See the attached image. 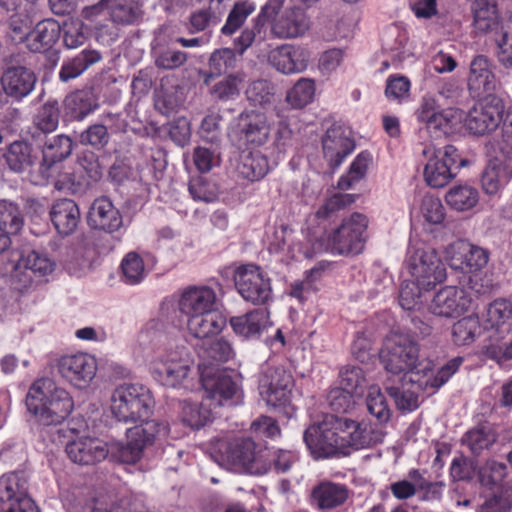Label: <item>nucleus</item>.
Here are the masks:
<instances>
[{
    "label": "nucleus",
    "instance_id": "nucleus-1",
    "mask_svg": "<svg viewBox=\"0 0 512 512\" xmlns=\"http://www.w3.org/2000/svg\"><path fill=\"white\" fill-rule=\"evenodd\" d=\"M154 407L150 390L140 383H123L118 385L110 398L112 416L121 423L136 424L127 429L126 443L118 442L112 446L111 452L122 463L135 464L143 456L144 450L156 439L169 433L166 422L148 421Z\"/></svg>",
    "mask_w": 512,
    "mask_h": 512
},
{
    "label": "nucleus",
    "instance_id": "nucleus-2",
    "mask_svg": "<svg viewBox=\"0 0 512 512\" xmlns=\"http://www.w3.org/2000/svg\"><path fill=\"white\" fill-rule=\"evenodd\" d=\"M381 361L391 377L427 376L433 370V362L420 357V347L409 333L392 331L384 341Z\"/></svg>",
    "mask_w": 512,
    "mask_h": 512
},
{
    "label": "nucleus",
    "instance_id": "nucleus-3",
    "mask_svg": "<svg viewBox=\"0 0 512 512\" xmlns=\"http://www.w3.org/2000/svg\"><path fill=\"white\" fill-rule=\"evenodd\" d=\"M25 402L29 413L42 426L61 424L74 407L70 394L49 378L36 380L30 386Z\"/></svg>",
    "mask_w": 512,
    "mask_h": 512
},
{
    "label": "nucleus",
    "instance_id": "nucleus-4",
    "mask_svg": "<svg viewBox=\"0 0 512 512\" xmlns=\"http://www.w3.org/2000/svg\"><path fill=\"white\" fill-rule=\"evenodd\" d=\"M153 379L170 388L186 387L193 369V359L184 346L158 348L148 359Z\"/></svg>",
    "mask_w": 512,
    "mask_h": 512
},
{
    "label": "nucleus",
    "instance_id": "nucleus-5",
    "mask_svg": "<svg viewBox=\"0 0 512 512\" xmlns=\"http://www.w3.org/2000/svg\"><path fill=\"white\" fill-rule=\"evenodd\" d=\"M473 28L477 34H494L498 62L512 69V14L500 23L496 5L479 1L473 10Z\"/></svg>",
    "mask_w": 512,
    "mask_h": 512
},
{
    "label": "nucleus",
    "instance_id": "nucleus-6",
    "mask_svg": "<svg viewBox=\"0 0 512 512\" xmlns=\"http://www.w3.org/2000/svg\"><path fill=\"white\" fill-rule=\"evenodd\" d=\"M369 220L366 215L354 212L343 218L341 224L319 241V250L333 255H358L367 240Z\"/></svg>",
    "mask_w": 512,
    "mask_h": 512
},
{
    "label": "nucleus",
    "instance_id": "nucleus-7",
    "mask_svg": "<svg viewBox=\"0 0 512 512\" xmlns=\"http://www.w3.org/2000/svg\"><path fill=\"white\" fill-rule=\"evenodd\" d=\"M406 268L415 281L425 290L444 282L446 267L435 249L421 242H411L406 253Z\"/></svg>",
    "mask_w": 512,
    "mask_h": 512
},
{
    "label": "nucleus",
    "instance_id": "nucleus-8",
    "mask_svg": "<svg viewBox=\"0 0 512 512\" xmlns=\"http://www.w3.org/2000/svg\"><path fill=\"white\" fill-rule=\"evenodd\" d=\"M221 462L230 470L253 475L267 473L263 450L251 438L221 441L218 446Z\"/></svg>",
    "mask_w": 512,
    "mask_h": 512
},
{
    "label": "nucleus",
    "instance_id": "nucleus-9",
    "mask_svg": "<svg viewBox=\"0 0 512 512\" xmlns=\"http://www.w3.org/2000/svg\"><path fill=\"white\" fill-rule=\"evenodd\" d=\"M422 155L427 160L424 166V179L433 188H442L456 177L458 170L466 165L458 150L453 145L436 148L427 145L422 149Z\"/></svg>",
    "mask_w": 512,
    "mask_h": 512
},
{
    "label": "nucleus",
    "instance_id": "nucleus-10",
    "mask_svg": "<svg viewBox=\"0 0 512 512\" xmlns=\"http://www.w3.org/2000/svg\"><path fill=\"white\" fill-rule=\"evenodd\" d=\"M499 150L502 158L490 161L481 176L482 189L490 196L498 195L512 178V121L504 124Z\"/></svg>",
    "mask_w": 512,
    "mask_h": 512
},
{
    "label": "nucleus",
    "instance_id": "nucleus-11",
    "mask_svg": "<svg viewBox=\"0 0 512 512\" xmlns=\"http://www.w3.org/2000/svg\"><path fill=\"white\" fill-rule=\"evenodd\" d=\"M235 287L241 297L254 305H265L273 299L271 279L254 264L239 266L234 274Z\"/></svg>",
    "mask_w": 512,
    "mask_h": 512
},
{
    "label": "nucleus",
    "instance_id": "nucleus-12",
    "mask_svg": "<svg viewBox=\"0 0 512 512\" xmlns=\"http://www.w3.org/2000/svg\"><path fill=\"white\" fill-rule=\"evenodd\" d=\"M483 101L479 105L473 107L466 119V128L474 135H485L495 131L503 122H511L512 116L508 115L506 120H503L505 112V104L501 97L490 96L483 97ZM504 127L502 128V133ZM503 139L501 140V142Z\"/></svg>",
    "mask_w": 512,
    "mask_h": 512
},
{
    "label": "nucleus",
    "instance_id": "nucleus-13",
    "mask_svg": "<svg viewBox=\"0 0 512 512\" xmlns=\"http://www.w3.org/2000/svg\"><path fill=\"white\" fill-rule=\"evenodd\" d=\"M199 375L205 397L214 405V408L232 405L240 400L242 391L239 383L225 371L202 368V374Z\"/></svg>",
    "mask_w": 512,
    "mask_h": 512
},
{
    "label": "nucleus",
    "instance_id": "nucleus-14",
    "mask_svg": "<svg viewBox=\"0 0 512 512\" xmlns=\"http://www.w3.org/2000/svg\"><path fill=\"white\" fill-rule=\"evenodd\" d=\"M0 510L5 512H39L27 495V480L23 473H9L0 477Z\"/></svg>",
    "mask_w": 512,
    "mask_h": 512
},
{
    "label": "nucleus",
    "instance_id": "nucleus-15",
    "mask_svg": "<svg viewBox=\"0 0 512 512\" xmlns=\"http://www.w3.org/2000/svg\"><path fill=\"white\" fill-rule=\"evenodd\" d=\"M293 377L282 367H267L259 378V391L267 405L286 406L290 402Z\"/></svg>",
    "mask_w": 512,
    "mask_h": 512
},
{
    "label": "nucleus",
    "instance_id": "nucleus-16",
    "mask_svg": "<svg viewBox=\"0 0 512 512\" xmlns=\"http://www.w3.org/2000/svg\"><path fill=\"white\" fill-rule=\"evenodd\" d=\"M333 420L334 415H326L321 422L309 426L304 432L303 440L316 459L339 456V443Z\"/></svg>",
    "mask_w": 512,
    "mask_h": 512
},
{
    "label": "nucleus",
    "instance_id": "nucleus-17",
    "mask_svg": "<svg viewBox=\"0 0 512 512\" xmlns=\"http://www.w3.org/2000/svg\"><path fill=\"white\" fill-rule=\"evenodd\" d=\"M444 257L451 269L462 273H475L487 265L489 252L468 241L457 240L445 248Z\"/></svg>",
    "mask_w": 512,
    "mask_h": 512
},
{
    "label": "nucleus",
    "instance_id": "nucleus-18",
    "mask_svg": "<svg viewBox=\"0 0 512 512\" xmlns=\"http://www.w3.org/2000/svg\"><path fill=\"white\" fill-rule=\"evenodd\" d=\"M466 81L474 98L497 96L495 93L500 87L492 60L483 54H477L471 59Z\"/></svg>",
    "mask_w": 512,
    "mask_h": 512
},
{
    "label": "nucleus",
    "instance_id": "nucleus-19",
    "mask_svg": "<svg viewBox=\"0 0 512 512\" xmlns=\"http://www.w3.org/2000/svg\"><path fill=\"white\" fill-rule=\"evenodd\" d=\"M97 360L94 356L79 352L59 358L57 368L61 376L71 385L84 389L96 376Z\"/></svg>",
    "mask_w": 512,
    "mask_h": 512
},
{
    "label": "nucleus",
    "instance_id": "nucleus-20",
    "mask_svg": "<svg viewBox=\"0 0 512 512\" xmlns=\"http://www.w3.org/2000/svg\"><path fill=\"white\" fill-rule=\"evenodd\" d=\"M333 423L337 432L339 456L350 455L354 450L371 445L373 439L366 425L335 415Z\"/></svg>",
    "mask_w": 512,
    "mask_h": 512
},
{
    "label": "nucleus",
    "instance_id": "nucleus-21",
    "mask_svg": "<svg viewBox=\"0 0 512 512\" xmlns=\"http://www.w3.org/2000/svg\"><path fill=\"white\" fill-rule=\"evenodd\" d=\"M270 32L278 39H294L303 36L310 28V19L299 6L284 10L280 15L271 17Z\"/></svg>",
    "mask_w": 512,
    "mask_h": 512
},
{
    "label": "nucleus",
    "instance_id": "nucleus-22",
    "mask_svg": "<svg viewBox=\"0 0 512 512\" xmlns=\"http://www.w3.org/2000/svg\"><path fill=\"white\" fill-rule=\"evenodd\" d=\"M65 451L72 462L79 465H93L104 460L110 449L100 438L77 436L66 444Z\"/></svg>",
    "mask_w": 512,
    "mask_h": 512
},
{
    "label": "nucleus",
    "instance_id": "nucleus-23",
    "mask_svg": "<svg viewBox=\"0 0 512 512\" xmlns=\"http://www.w3.org/2000/svg\"><path fill=\"white\" fill-rule=\"evenodd\" d=\"M351 132L340 125L331 126L322 138L323 155L332 169L338 168L355 148Z\"/></svg>",
    "mask_w": 512,
    "mask_h": 512
},
{
    "label": "nucleus",
    "instance_id": "nucleus-24",
    "mask_svg": "<svg viewBox=\"0 0 512 512\" xmlns=\"http://www.w3.org/2000/svg\"><path fill=\"white\" fill-rule=\"evenodd\" d=\"M414 377L403 374L400 377H389L385 383L386 391L401 410H415L418 407V392L428 390L420 377Z\"/></svg>",
    "mask_w": 512,
    "mask_h": 512
},
{
    "label": "nucleus",
    "instance_id": "nucleus-25",
    "mask_svg": "<svg viewBox=\"0 0 512 512\" xmlns=\"http://www.w3.org/2000/svg\"><path fill=\"white\" fill-rule=\"evenodd\" d=\"M471 299L464 289L456 286H446L439 290L429 305V311L440 317H454L470 307Z\"/></svg>",
    "mask_w": 512,
    "mask_h": 512
},
{
    "label": "nucleus",
    "instance_id": "nucleus-26",
    "mask_svg": "<svg viewBox=\"0 0 512 512\" xmlns=\"http://www.w3.org/2000/svg\"><path fill=\"white\" fill-rule=\"evenodd\" d=\"M268 61L283 74H296L307 68L309 53L300 46L283 44L270 51Z\"/></svg>",
    "mask_w": 512,
    "mask_h": 512
},
{
    "label": "nucleus",
    "instance_id": "nucleus-27",
    "mask_svg": "<svg viewBox=\"0 0 512 512\" xmlns=\"http://www.w3.org/2000/svg\"><path fill=\"white\" fill-rule=\"evenodd\" d=\"M238 130L243 145L259 147L268 141L271 127L264 113L250 111L240 114Z\"/></svg>",
    "mask_w": 512,
    "mask_h": 512
},
{
    "label": "nucleus",
    "instance_id": "nucleus-28",
    "mask_svg": "<svg viewBox=\"0 0 512 512\" xmlns=\"http://www.w3.org/2000/svg\"><path fill=\"white\" fill-rule=\"evenodd\" d=\"M216 292L209 286H189L178 301L180 312L186 317L216 309Z\"/></svg>",
    "mask_w": 512,
    "mask_h": 512
},
{
    "label": "nucleus",
    "instance_id": "nucleus-29",
    "mask_svg": "<svg viewBox=\"0 0 512 512\" xmlns=\"http://www.w3.org/2000/svg\"><path fill=\"white\" fill-rule=\"evenodd\" d=\"M233 332L246 340H257L271 327L270 314L266 309H253L246 314L231 317Z\"/></svg>",
    "mask_w": 512,
    "mask_h": 512
},
{
    "label": "nucleus",
    "instance_id": "nucleus-30",
    "mask_svg": "<svg viewBox=\"0 0 512 512\" xmlns=\"http://www.w3.org/2000/svg\"><path fill=\"white\" fill-rule=\"evenodd\" d=\"M88 223L93 229L114 233L123 226V218L109 198L100 197L90 207Z\"/></svg>",
    "mask_w": 512,
    "mask_h": 512
},
{
    "label": "nucleus",
    "instance_id": "nucleus-31",
    "mask_svg": "<svg viewBox=\"0 0 512 512\" xmlns=\"http://www.w3.org/2000/svg\"><path fill=\"white\" fill-rule=\"evenodd\" d=\"M0 82L7 98L20 101L33 91L36 76L33 71L24 66H12L3 72Z\"/></svg>",
    "mask_w": 512,
    "mask_h": 512
},
{
    "label": "nucleus",
    "instance_id": "nucleus-32",
    "mask_svg": "<svg viewBox=\"0 0 512 512\" xmlns=\"http://www.w3.org/2000/svg\"><path fill=\"white\" fill-rule=\"evenodd\" d=\"M72 151L73 142L67 135L59 134L47 139L42 147L41 175L46 179L52 177L55 165L68 158Z\"/></svg>",
    "mask_w": 512,
    "mask_h": 512
},
{
    "label": "nucleus",
    "instance_id": "nucleus-33",
    "mask_svg": "<svg viewBox=\"0 0 512 512\" xmlns=\"http://www.w3.org/2000/svg\"><path fill=\"white\" fill-rule=\"evenodd\" d=\"M484 329L493 331L490 336L504 338L512 327V303L506 299H496L490 303L484 314Z\"/></svg>",
    "mask_w": 512,
    "mask_h": 512
},
{
    "label": "nucleus",
    "instance_id": "nucleus-34",
    "mask_svg": "<svg viewBox=\"0 0 512 512\" xmlns=\"http://www.w3.org/2000/svg\"><path fill=\"white\" fill-rule=\"evenodd\" d=\"M285 1L286 0H268L261 7L259 14L253 19V25L243 29L240 35L235 38V46L241 54H244V52L252 46L257 34L261 32L265 21L280 13Z\"/></svg>",
    "mask_w": 512,
    "mask_h": 512
},
{
    "label": "nucleus",
    "instance_id": "nucleus-35",
    "mask_svg": "<svg viewBox=\"0 0 512 512\" xmlns=\"http://www.w3.org/2000/svg\"><path fill=\"white\" fill-rule=\"evenodd\" d=\"M61 27L54 19L39 21L31 30L26 47L34 53H44L53 48L61 35Z\"/></svg>",
    "mask_w": 512,
    "mask_h": 512
},
{
    "label": "nucleus",
    "instance_id": "nucleus-36",
    "mask_svg": "<svg viewBox=\"0 0 512 512\" xmlns=\"http://www.w3.org/2000/svg\"><path fill=\"white\" fill-rule=\"evenodd\" d=\"M226 323L225 316L215 309L187 317V330L195 338L206 339L219 334Z\"/></svg>",
    "mask_w": 512,
    "mask_h": 512
},
{
    "label": "nucleus",
    "instance_id": "nucleus-37",
    "mask_svg": "<svg viewBox=\"0 0 512 512\" xmlns=\"http://www.w3.org/2000/svg\"><path fill=\"white\" fill-rule=\"evenodd\" d=\"M50 217L58 233L67 236L78 227L80 210L75 201L67 198L59 199L52 205Z\"/></svg>",
    "mask_w": 512,
    "mask_h": 512
},
{
    "label": "nucleus",
    "instance_id": "nucleus-38",
    "mask_svg": "<svg viewBox=\"0 0 512 512\" xmlns=\"http://www.w3.org/2000/svg\"><path fill=\"white\" fill-rule=\"evenodd\" d=\"M348 498V489L343 484L323 481L312 489V503L322 511L343 505Z\"/></svg>",
    "mask_w": 512,
    "mask_h": 512
},
{
    "label": "nucleus",
    "instance_id": "nucleus-39",
    "mask_svg": "<svg viewBox=\"0 0 512 512\" xmlns=\"http://www.w3.org/2000/svg\"><path fill=\"white\" fill-rule=\"evenodd\" d=\"M234 355L232 345L227 340L219 338L211 341L199 351V374H202V368L212 371L220 370V365L233 359Z\"/></svg>",
    "mask_w": 512,
    "mask_h": 512
},
{
    "label": "nucleus",
    "instance_id": "nucleus-40",
    "mask_svg": "<svg viewBox=\"0 0 512 512\" xmlns=\"http://www.w3.org/2000/svg\"><path fill=\"white\" fill-rule=\"evenodd\" d=\"M269 170V160L259 150L243 151L236 165L238 176L250 182L263 179Z\"/></svg>",
    "mask_w": 512,
    "mask_h": 512
},
{
    "label": "nucleus",
    "instance_id": "nucleus-41",
    "mask_svg": "<svg viewBox=\"0 0 512 512\" xmlns=\"http://www.w3.org/2000/svg\"><path fill=\"white\" fill-rule=\"evenodd\" d=\"M99 108L98 98L92 90H77L66 96L64 109L72 120L83 121Z\"/></svg>",
    "mask_w": 512,
    "mask_h": 512
},
{
    "label": "nucleus",
    "instance_id": "nucleus-42",
    "mask_svg": "<svg viewBox=\"0 0 512 512\" xmlns=\"http://www.w3.org/2000/svg\"><path fill=\"white\" fill-rule=\"evenodd\" d=\"M115 118L113 114H106L101 117V123H95L88 126L83 130L79 136L78 141L83 146H91L95 150L104 149L110 141V131L113 128L110 122Z\"/></svg>",
    "mask_w": 512,
    "mask_h": 512
},
{
    "label": "nucleus",
    "instance_id": "nucleus-43",
    "mask_svg": "<svg viewBox=\"0 0 512 512\" xmlns=\"http://www.w3.org/2000/svg\"><path fill=\"white\" fill-rule=\"evenodd\" d=\"M497 433L489 423H482L469 431L463 438V445L471 451L475 456L481 455L485 450H489L497 440Z\"/></svg>",
    "mask_w": 512,
    "mask_h": 512
},
{
    "label": "nucleus",
    "instance_id": "nucleus-44",
    "mask_svg": "<svg viewBox=\"0 0 512 512\" xmlns=\"http://www.w3.org/2000/svg\"><path fill=\"white\" fill-rule=\"evenodd\" d=\"M214 405L204 396L201 402L184 401L181 417L184 423L193 429H200L213 418Z\"/></svg>",
    "mask_w": 512,
    "mask_h": 512
},
{
    "label": "nucleus",
    "instance_id": "nucleus-45",
    "mask_svg": "<svg viewBox=\"0 0 512 512\" xmlns=\"http://www.w3.org/2000/svg\"><path fill=\"white\" fill-rule=\"evenodd\" d=\"M100 60L101 55L97 50L85 49L72 59L63 62L59 71V79L62 82L75 79Z\"/></svg>",
    "mask_w": 512,
    "mask_h": 512
},
{
    "label": "nucleus",
    "instance_id": "nucleus-46",
    "mask_svg": "<svg viewBox=\"0 0 512 512\" xmlns=\"http://www.w3.org/2000/svg\"><path fill=\"white\" fill-rule=\"evenodd\" d=\"M100 60L101 55L97 50L85 49L72 59L63 62L59 71V79L62 82L75 79Z\"/></svg>",
    "mask_w": 512,
    "mask_h": 512
},
{
    "label": "nucleus",
    "instance_id": "nucleus-47",
    "mask_svg": "<svg viewBox=\"0 0 512 512\" xmlns=\"http://www.w3.org/2000/svg\"><path fill=\"white\" fill-rule=\"evenodd\" d=\"M233 44L234 49H217L211 54L208 62L209 71L200 72V74L203 76L204 84L208 85L211 78L225 74L230 69L235 67L237 61L235 51H237L240 55L242 54L237 50L235 42Z\"/></svg>",
    "mask_w": 512,
    "mask_h": 512
},
{
    "label": "nucleus",
    "instance_id": "nucleus-48",
    "mask_svg": "<svg viewBox=\"0 0 512 512\" xmlns=\"http://www.w3.org/2000/svg\"><path fill=\"white\" fill-rule=\"evenodd\" d=\"M417 120L424 123L428 129H442L448 123V117L437 99L432 95H425L416 111Z\"/></svg>",
    "mask_w": 512,
    "mask_h": 512
},
{
    "label": "nucleus",
    "instance_id": "nucleus-49",
    "mask_svg": "<svg viewBox=\"0 0 512 512\" xmlns=\"http://www.w3.org/2000/svg\"><path fill=\"white\" fill-rule=\"evenodd\" d=\"M4 157L9 169L15 173L29 170L37 159L32 154V147L24 141L11 143Z\"/></svg>",
    "mask_w": 512,
    "mask_h": 512
},
{
    "label": "nucleus",
    "instance_id": "nucleus-50",
    "mask_svg": "<svg viewBox=\"0 0 512 512\" xmlns=\"http://www.w3.org/2000/svg\"><path fill=\"white\" fill-rule=\"evenodd\" d=\"M60 111L57 101H48L38 108L37 112L33 116L32 126L36 130L33 133V137H36V133L48 134L54 132L59 125Z\"/></svg>",
    "mask_w": 512,
    "mask_h": 512
},
{
    "label": "nucleus",
    "instance_id": "nucleus-51",
    "mask_svg": "<svg viewBox=\"0 0 512 512\" xmlns=\"http://www.w3.org/2000/svg\"><path fill=\"white\" fill-rule=\"evenodd\" d=\"M447 204L457 211H466L473 208L479 201L477 189L468 184H459L451 187L445 196Z\"/></svg>",
    "mask_w": 512,
    "mask_h": 512
},
{
    "label": "nucleus",
    "instance_id": "nucleus-52",
    "mask_svg": "<svg viewBox=\"0 0 512 512\" xmlns=\"http://www.w3.org/2000/svg\"><path fill=\"white\" fill-rule=\"evenodd\" d=\"M109 8L112 20L120 24H133L143 14L139 0H111Z\"/></svg>",
    "mask_w": 512,
    "mask_h": 512
},
{
    "label": "nucleus",
    "instance_id": "nucleus-53",
    "mask_svg": "<svg viewBox=\"0 0 512 512\" xmlns=\"http://www.w3.org/2000/svg\"><path fill=\"white\" fill-rule=\"evenodd\" d=\"M481 327L478 316L464 317L452 326V338L456 345L464 346L473 343L480 335Z\"/></svg>",
    "mask_w": 512,
    "mask_h": 512
},
{
    "label": "nucleus",
    "instance_id": "nucleus-54",
    "mask_svg": "<svg viewBox=\"0 0 512 512\" xmlns=\"http://www.w3.org/2000/svg\"><path fill=\"white\" fill-rule=\"evenodd\" d=\"M315 82L310 78H300L287 91L286 102L295 109H301L310 104L315 96Z\"/></svg>",
    "mask_w": 512,
    "mask_h": 512
},
{
    "label": "nucleus",
    "instance_id": "nucleus-55",
    "mask_svg": "<svg viewBox=\"0 0 512 512\" xmlns=\"http://www.w3.org/2000/svg\"><path fill=\"white\" fill-rule=\"evenodd\" d=\"M255 10L256 5L254 2H236L230 10L225 24L221 28V33L225 36H232L235 34Z\"/></svg>",
    "mask_w": 512,
    "mask_h": 512
},
{
    "label": "nucleus",
    "instance_id": "nucleus-56",
    "mask_svg": "<svg viewBox=\"0 0 512 512\" xmlns=\"http://www.w3.org/2000/svg\"><path fill=\"white\" fill-rule=\"evenodd\" d=\"M24 218L18 207L7 200L0 201V230L3 235H15L23 227Z\"/></svg>",
    "mask_w": 512,
    "mask_h": 512
},
{
    "label": "nucleus",
    "instance_id": "nucleus-57",
    "mask_svg": "<svg viewBox=\"0 0 512 512\" xmlns=\"http://www.w3.org/2000/svg\"><path fill=\"white\" fill-rule=\"evenodd\" d=\"M371 161L372 156L369 152L363 151L359 153L351 163L347 174L340 177L338 188L348 190L362 180L366 176Z\"/></svg>",
    "mask_w": 512,
    "mask_h": 512
},
{
    "label": "nucleus",
    "instance_id": "nucleus-58",
    "mask_svg": "<svg viewBox=\"0 0 512 512\" xmlns=\"http://www.w3.org/2000/svg\"><path fill=\"white\" fill-rule=\"evenodd\" d=\"M246 93L249 101L262 107L274 105L278 99L275 86L267 80L254 81Z\"/></svg>",
    "mask_w": 512,
    "mask_h": 512
},
{
    "label": "nucleus",
    "instance_id": "nucleus-59",
    "mask_svg": "<svg viewBox=\"0 0 512 512\" xmlns=\"http://www.w3.org/2000/svg\"><path fill=\"white\" fill-rule=\"evenodd\" d=\"M121 269L124 281L130 285L140 283L146 275L143 259L136 252L125 255L121 262Z\"/></svg>",
    "mask_w": 512,
    "mask_h": 512
},
{
    "label": "nucleus",
    "instance_id": "nucleus-60",
    "mask_svg": "<svg viewBox=\"0 0 512 512\" xmlns=\"http://www.w3.org/2000/svg\"><path fill=\"white\" fill-rule=\"evenodd\" d=\"M188 60V54L184 51L165 47L154 51V63L156 67L164 70H176Z\"/></svg>",
    "mask_w": 512,
    "mask_h": 512
},
{
    "label": "nucleus",
    "instance_id": "nucleus-61",
    "mask_svg": "<svg viewBox=\"0 0 512 512\" xmlns=\"http://www.w3.org/2000/svg\"><path fill=\"white\" fill-rule=\"evenodd\" d=\"M366 405L369 413L380 423L389 420L391 411L384 394L378 386H371L366 397Z\"/></svg>",
    "mask_w": 512,
    "mask_h": 512
},
{
    "label": "nucleus",
    "instance_id": "nucleus-62",
    "mask_svg": "<svg viewBox=\"0 0 512 512\" xmlns=\"http://www.w3.org/2000/svg\"><path fill=\"white\" fill-rule=\"evenodd\" d=\"M425 288L411 278L401 285L399 293V304L404 310H416L422 305V296Z\"/></svg>",
    "mask_w": 512,
    "mask_h": 512
},
{
    "label": "nucleus",
    "instance_id": "nucleus-63",
    "mask_svg": "<svg viewBox=\"0 0 512 512\" xmlns=\"http://www.w3.org/2000/svg\"><path fill=\"white\" fill-rule=\"evenodd\" d=\"M8 36L15 43L26 42L30 36L32 20L26 12L15 13L7 22Z\"/></svg>",
    "mask_w": 512,
    "mask_h": 512
},
{
    "label": "nucleus",
    "instance_id": "nucleus-64",
    "mask_svg": "<svg viewBox=\"0 0 512 512\" xmlns=\"http://www.w3.org/2000/svg\"><path fill=\"white\" fill-rule=\"evenodd\" d=\"M502 340L503 338L499 336L494 338L490 336V343L483 349L484 355L499 365H503L512 360V339L508 342Z\"/></svg>",
    "mask_w": 512,
    "mask_h": 512
}]
</instances>
